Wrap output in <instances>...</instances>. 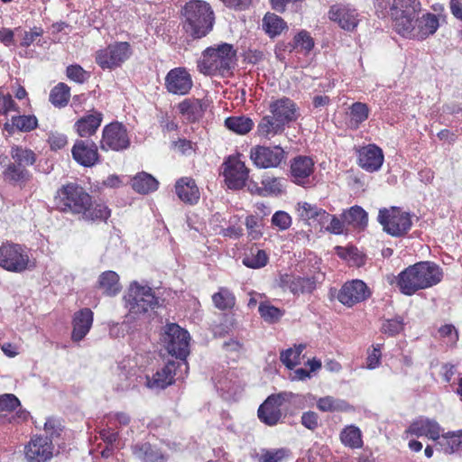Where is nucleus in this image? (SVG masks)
Listing matches in <instances>:
<instances>
[{
  "label": "nucleus",
  "mask_w": 462,
  "mask_h": 462,
  "mask_svg": "<svg viewBox=\"0 0 462 462\" xmlns=\"http://www.w3.org/2000/svg\"><path fill=\"white\" fill-rule=\"evenodd\" d=\"M186 374L184 369H179L176 361H169L152 376H146V385L151 389H164L174 382L175 376L183 378Z\"/></svg>",
  "instance_id": "18"
},
{
  "label": "nucleus",
  "mask_w": 462,
  "mask_h": 462,
  "mask_svg": "<svg viewBox=\"0 0 462 462\" xmlns=\"http://www.w3.org/2000/svg\"><path fill=\"white\" fill-rule=\"evenodd\" d=\"M346 222H344V219L340 220L336 216L329 214V218L328 219V223L325 225V228L327 231L335 234V235H340L344 232V226Z\"/></svg>",
  "instance_id": "64"
},
{
  "label": "nucleus",
  "mask_w": 462,
  "mask_h": 462,
  "mask_svg": "<svg viewBox=\"0 0 462 462\" xmlns=\"http://www.w3.org/2000/svg\"><path fill=\"white\" fill-rule=\"evenodd\" d=\"M368 106L362 102H355L349 107L348 126L352 129H357L369 116Z\"/></svg>",
  "instance_id": "42"
},
{
  "label": "nucleus",
  "mask_w": 462,
  "mask_h": 462,
  "mask_svg": "<svg viewBox=\"0 0 462 462\" xmlns=\"http://www.w3.org/2000/svg\"><path fill=\"white\" fill-rule=\"evenodd\" d=\"M131 141L125 126L118 122L106 125L99 143L102 151L122 152L130 147Z\"/></svg>",
  "instance_id": "11"
},
{
  "label": "nucleus",
  "mask_w": 462,
  "mask_h": 462,
  "mask_svg": "<svg viewBox=\"0 0 462 462\" xmlns=\"http://www.w3.org/2000/svg\"><path fill=\"white\" fill-rule=\"evenodd\" d=\"M21 405L19 399L13 393L0 395V412L11 411Z\"/></svg>",
  "instance_id": "60"
},
{
  "label": "nucleus",
  "mask_w": 462,
  "mask_h": 462,
  "mask_svg": "<svg viewBox=\"0 0 462 462\" xmlns=\"http://www.w3.org/2000/svg\"><path fill=\"white\" fill-rule=\"evenodd\" d=\"M131 185L134 191L148 194L158 189L159 182L152 175L142 171L132 179Z\"/></svg>",
  "instance_id": "33"
},
{
  "label": "nucleus",
  "mask_w": 462,
  "mask_h": 462,
  "mask_svg": "<svg viewBox=\"0 0 462 462\" xmlns=\"http://www.w3.org/2000/svg\"><path fill=\"white\" fill-rule=\"evenodd\" d=\"M383 162V151L375 144H369L358 151V165L368 172L377 171Z\"/></svg>",
  "instance_id": "26"
},
{
  "label": "nucleus",
  "mask_w": 462,
  "mask_h": 462,
  "mask_svg": "<svg viewBox=\"0 0 462 462\" xmlns=\"http://www.w3.org/2000/svg\"><path fill=\"white\" fill-rule=\"evenodd\" d=\"M328 18L346 31L355 30L360 22V14L357 10L346 4L331 5L328 11Z\"/></svg>",
  "instance_id": "19"
},
{
  "label": "nucleus",
  "mask_w": 462,
  "mask_h": 462,
  "mask_svg": "<svg viewBox=\"0 0 462 462\" xmlns=\"http://www.w3.org/2000/svg\"><path fill=\"white\" fill-rule=\"evenodd\" d=\"M284 126L276 121L273 116H263L257 125V134L263 138L270 139L282 133Z\"/></svg>",
  "instance_id": "38"
},
{
  "label": "nucleus",
  "mask_w": 462,
  "mask_h": 462,
  "mask_svg": "<svg viewBox=\"0 0 462 462\" xmlns=\"http://www.w3.org/2000/svg\"><path fill=\"white\" fill-rule=\"evenodd\" d=\"M245 226L247 229L248 236L252 239H259L262 236V226L260 224L258 217L254 215L247 216L245 218Z\"/></svg>",
  "instance_id": "57"
},
{
  "label": "nucleus",
  "mask_w": 462,
  "mask_h": 462,
  "mask_svg": "<svg viewBox=\"0 0 462 462\" xmlns=\"http://www.w3.org/2000/svg\"><path fill=\"white\" fill-rule=\"evenodd\" d=\"M439 339L450 347L457 345L459 339V334L457 329L452 324H445L441 326L438 330Z\"/></svg>",
  "instance_id": "53"
},
{
  "label": "nucleus",
  "mask_w": 462,
  "mask_h": 462,
  "mask_svg": "<svg viewBox=\"0 0 462 462\" xmlns=\"http://www.w3.org/2000/svg\"><path fill=\"white\" fill-rule=\"evenodd\" d=\"M57 207L63 212L79 215L91 202V196L77 183L60 188L55 197Z\"/></svg>",
  "instance_id": "7"
},
{
  "label": "nucleus",
  "mask_w": 462,
  "mask_h": 462,
  "mask_svg": "<svg viewBox=\"0 0 462 462\" xmlns=\"http://www.w3.org/2000/svg\"><path fill=\"white\" fill-rule=\"evenodd\" d=\"M250 159L259 169L277 168L285 161L286 152L279 145H255L250 150Z\"/></svg>",
  "instance_id": "13"
},
{
  "label": "nucleus",
  "mask_w": 462,
  "mask_h": 462,
  "mask_svg": "<svg viewBox=\"0 0 462 462\" xmlns=\"http://www.w3.org/2000/svg\"><path fill=\"white\" fill-rule=\"evenodd\" d=\"M317 407L323 412L348 411L352 410V406L347 402L332 396L319 398L317 402Z\"/></svg>",
  "instance_id": "39"
},
{
  "label": "nucleus",
  "mask_w": 462,
  "mask_h": 462,
  "mask_svg": "<svg viewBox=\"0 0 462 462\" xmlns=\"http://www.w3.org/2000/svg\"><path fill=\"white\" fill-rule=\"evenodd\" d=\"M103 121L101 112L92 110L91 113L80 117L74 124V129L82 138H88L96 134Z\"/></svg>",
  "instance_id": "29"
},
{
  "label": "nucleus",
  "mask_w": 462,
  "mask_h": 462,
  "mask_svg": "<svg viewBox=\"0 0 462 462\" xmlns=\"http://www.w3.org/2000/svg\"><path fill=\"white\" fill-rule=\"evenodd\" d=\"M280 286L293 295L310 294L317 288V279L313 275L283 274L280 278Z\"/></svg>",
  "instance_id": "17"
},
{
  "label": "nucleus",
  "mask_w": 462,
  "mask_h": 462,
  "mask_svg": "<svg viewBox=\"0 0 462 462\" xmlns=\"http://www.w3.org/2000/svg\"><path fill=\"white\" fill-rule=\"evenodd\" d=\"M294 48L305 51L309 52L314 46V41L310 34L306 31H300L298 34L295 35L293 39Z\"/></svg>",
  "instance_id": "56"
},
{
  "label": "nucleus",
  "mask_w": 462,
  "mask_h": 462,
  "mask_svg": "<svg viewBox=\"0 0 462 462\" xmlns=\"http://www.w3.org/2000/svg\"><path fill=\"white\" fill-rule=\"evenodd\" d=\"M440 437L442 438H439L435 444L438 450H440L445 454L462 452L461 430L457 431H449L446 434L441 433Z\"/></svg>",
  "instance_id": "31"
},
{
  "label": "nucleus",
  "mask_w": 462,
  "mask_h": 462,
  "mask_svg": "<svg viewBox=\"0 0 462 462\" xmlns=\"http://www.w3.org/2000/svg\"><path fill=\"white\" fill-rule=\"evenodd\" d=\"M291 216L282 210L276 211L272 217V225L281 231L287 230L291 226Z\"/></svg>",
  "instance_id": "58"
},
{
  "label": "nucleus",
  "mask_w": 462,
  "mask_h": 462,
  "mask_svg": "<svg viewBox=\"0 0 462 462\" xmlns=\"http://www.w3.org/2000/svg\"><path fill=\"white\" fill-rule=\"evenodd\" d=\"M184 32L193 40L207 36L214 27L215 14L210 5L202 0H190L182 8Z\"/></svg>",
  "instance_id": "2"
},
{
  "label": "nucleus",
  "mask_w": 462,
  "mask_h": 462,
  "mask_svg": "<svg viewBox=\"0 0 462 462\" xmlns=\"http://www.w3.org/2000/svg\"><path fill=\"white\" fill-rule=\"evenodd\" d=\"M67 77L77 82L84 83L89 78V74L79 65H69L66 69Z\"/></svg>",
  "instance_id": "59"
},
{
  "label": "nucleus",
  "mask_w": 462,
  "mask_h": 462,
  "mask_svg": "<svg viewBox=\"0 0 462 462\" xmlns=\"http://www.w3.org/2000/svg\"><path fill=\"white\" fill-rule=\"evenodd\" d=\"M269 109L276 121L283 126L297 119V106L289 97H282L271 102Z\"/></svg>",
  "instance_id": "25"
},
{
  "label": "nucleus",
  "mask_w": 462,
  "mask_h": 462,
  "mask_svg": "<svg viewBox=\"0 0 462 462\" xmlns=\"http://www.w3.org/2000/svg\"><path fill=\"white\" fill-rule=\"evenodd\" d=\"M261 317L269 323L278 321L283 315V311L269 303H261L258 308Z\"/></svg>",
  "instance_id": "55"
},
{
  "label": "nucleus",
  "mask_w": 462,
  "mask_h": 462,
  "mask_svg": "<svg viewBox=\"0 0 462 462\" xmlns=\"http://www.w3.org/2000/svg\"><path fill=\"white\" fill-rule=\"evenodd\" d=\"M439 26V18L437 15L427 13L423 14L421 17L411 18V30L408 33H400L403 37L408 38H415L418 40H424L430 35H432L436 32Z\"/></svg>",
  "instance_id": "23"
},
{
  "label": "nucleus",
  "mask_w": 462,
  "mask_h": 462,
  "mask_svg": "<svg viewBox=\"0 0 462 462\" xmlns=\"http://www.w3.org/2000/svg\"><path fill=\"white\" fill-rule=\"evenodd\" d=\"M225 126L236 134H245L253 129L254 122L245 116H229L225 120Z\"/></svg>",
  "instance_id": "44"
},
{
  "label": "nucleus",
  "mask_w": 462,
  "mask_h": 462,
  "mask_svg": "<svg viewBox=\"0 0 462 462\" xmlns=\"http://www.w3.org/2000/svg\"><path fill=\"white\" fill-rule=\"evenodd\" d=\"M344 222L354 227H365L367 225V213L359 206L351 207L341 215Z\"/></svg>",
  "instance_id": "43"
},
{
  "label": "nucleus",
  "mask_w": 462,
  "mask_h": 462,
  "mask_svg": "<svg viewBox=\"0 0 462 462\" xmlns=\"http://www.w3.org/2000/svg\"><path fill=\"white\" fill-rule=\"evenodd\" d=\"M236 51L229 43L208 47L198 62L199 71L205 75L230 73L236 61Z\"/></svg>",
  "instance_id": "3"
},
{
  "label": "nucleus",
  "mask_w": 462,
  "mask_h": 462,
  "mask_svg": "<svg viewBox=\"0 0 462 462\" xmlns=\"http://www.w3.org/2000/svg\"><path fill=\"white\" fill-rule=\"evenodd\" d=\"M378 221L383 231L395 237L406 235L412 226L411 215L395 207L380 209Z\"/></svg>",
  "instance_id": "8"
},
{
  "label": "nucleus",
  "mask_w": 462,
  "mask_h": 462,
  "mask_svg": "<svg viewBox=\"0 0 462 462\" xmlns=\"http://www.w3.org/2000/svg\"><path fill=\"white\" fill-rule=\"evenodd\" d=\"M99 287L108 296H115L121 291L119 276L114 271L102 273L98 279Z\"/></svg>",
  "instance_id": "40"
},
{
  "label": "nucleus",
  "mask_w": 462,
  "mask_h": 462,
  "mask_svg": "<svg viewBox=\"0 0 462 462\" xmlns=\"http://www.w3.org/2000/svg\"><path fill=\"white\" fill-rule=\"evenodd\" d=\"M31 264L29 251L18 244H3L0 246V267L13 273H22Z\"/></svg>",
  "instance_id": "9"
},
{
  "label": "nucleus",
  "mask_w": 462,
  "mask_h": 462,
  "mask_svg": "<svg viewBox=\"0 0 462 462\" xmlns=\"http://www.w3.org/2000/svg\"><path fill=\"white\" fill-rule=\"evenodd\" d=\"M134 454L143 462H165V457L149 443L136 444Z\"/></svg>",
  "instance_id": "36"
},
{
  "label": "nucleus",
  "mask_w": 462,
  "mask_h": 462,
  "mask_svg": "<svg viewBox=\"0 0 462 462\" xmlns=\"http://www.w3.org/2000/svg\"><path fill=\"white\" fill-rule=\"evenodd\" d=\"M125 300L129 311L128 317L134 319L159 306V298L155 296L152 289L137 282L130 284Z\"/></svg>",
  "instance_id": "6"
},
{
  "label": "nucleus",
  "mask_w": 462,
  "mask_h": 462,
  "mask_svg": "<svg viewBox=\"0 0 462 462\" xmlns=\"http://www.w3.org/2000/svg\"><path fill=\"white\" fill-rule=\"evenodd\" d=\"M12 124H6L5 128L15 127L21 132H30L37 127L38 121L34 116H12Z\"/></svg>",
  "instance_id": "52"
},
{
  "label": "nucleus",
  "mask_w": 462,
  "mask_h": 462,
  "mask_svg": "<svg viewBox=\"0 0 462 462\" xmlns=\"http://www.w3.org/2000/svg\"><path fill=\"white\" fill-rule=\"evenodd\" d=\"M298 397V395L292 393H281L270 395L258 409L259 420L268 426L277 425L282 418L281 407L283 402H291L292 399Z\"/></svg>",
  "instance_id": "12"
},
{
  "label": "nucleus",
  "mask_w": 462,
  "mask_h": 462,
  "mask_svg": "<svg viewBox=\"0 0 462 462\" xmlns=\"http://www.w3.org/2000/svg\"><path fill=\"white\" fill-rule=\"evenodd\" d=\"M375 7L382 15L390 14L398 33L411 32V19L415 18L420 8L417 0H375Z\"/></svg>",
  "instance_id": "4"
},
{
  "label": "nucleus",
  "mask_w": 462,
  "mask_h": 462,
  "mask_svg": "<svg viewBox=\"0 0 462 462\" xmlns=\"http://www.w3.org/2000/svg\"><path fill=\"white\" fill-rule=\"evenodd\" d=\"M299 207L300 217L302 218L316 221L322 226H325V225L328 223L329 213H328L323 208H320L316 205H312L308 202L300 203Z\"/></svg>",
  "instance_id": "34"
},
{
  "label": "nucleus",
  "mask_w": 462,
  "mask_h": 462,
  "mask_svg": "<svg viewBox=\"0 0 462 462\" xmlns=\"http://www.w3.org/2000/svg\"><path fill=\"white\" fill-rule=\"evenodd\" d=\"M70 97V88L65 83L57 84L50 93L49 100L55 107H64Z\"/></svg>",
  "instance_id": "49"
},
{
  "label": "nucleus",
  "mask_w": 462,
  "mask_h": 462,
  "mask_svg": "<svg viewBox=\"0 0 462 462\" xmlns=\"http://www.w3.org/2000/svg\"><path fill=\"white\" fill-rule=\"evenodd\" d=\"M93 316L92 310L88 308L81 309L74 314L71 333L73 341L79 342L87 336L93 324Z\"/></svg>",
  "instance_id": "27"
},
{
  "label": "nucleus",
  "mask_w": 462,
  "mask_h": 462,
  "mask_svg": "<svg viewBox=\"0 0 462 462\" xmlns=\"http://www.w3.org/2000/svg\"><path fill=\"white\" fill-rule=\"evenodd\" d=\"M10 154L15 163L25 168L33 165L36 162L35 152L26 147L14 145L11 148Z\"/></svg>",
  "instance_id": "48"
},
{
  "label": "nucleus",
  "mask_w": 462,
  "mask_h": 462,
  "mask_svg": "<svg viewBox=\"0 0 462 462\" xmlns=\"http://www.w3.org/2000/svg\"><path fill=\"white\" fill-rule=\"evenodd\" d=\"M133 53L131 45L126 42L109 44L96 53V62L103 69H114L120 67Z\"/></svg>",
  "instance_id": "10"
},
{
  "label": "nucleus",
  "mask_w": 462,
  "mask_h": 462,
  "mask_svg": "<svg viewBox=\"0 0 462 462\" xmlns=\"http://www.w3.org/2000/svg\"><path fill=\"white\" fill-rule=\"evenodd\" d=\"M283 182L284 179L282 178H278L267 174L263 175L261 180L262 186L255 184L256 193L261 196H278L283 192Z\"/></svg>",
  "instance_id": "32"
},
{
  "label": "nucleus",
  "mask_w": 462,
  "mask_h": 462,
  "mask_svg": "<svg viewBox=\"0 0 462 462\" xmlns=\"http://www.w3.org/2000/svg\"><path fill=\"white\" fill-rule=\"evenodd\" d=\"M214 306L220 310H228L236 305L234 293L226 287H220L218 291L212 295Z\"/></svg>",
  "instance_id": "45"
},
{
  "label": "nucleus",
  "mask_w": 462,
  "mask_h": 462,
  "mask_svg": "<svg viewBox=\"0 0 462 462\" xmlns=\"http://www.w3.org/2000/svg\"><path fill=\"white\" fill-rule=\"evenodd\" d=\"M443 277L439 265L433 262H419L410 265L393 278L400 291L408 296L420 290L430 288L438 284Z\"/></svg>",
  "instance_id": "1"
},
{
  "label": "nucleus",
  "mask_w": 462,
  "mask_h": 462,
  "mask_svg": "<svg viewBox=\"0 0 462 462\" xmlns=\"http://www.w3.org/2000/svg\"><path fill=\"white\" fill-rule=\"evenodd\" d=\"M372 295V292L365 282L355 279L346 282L337 292V299L347 308L361 303Z\"/></svg>",
  "instance_id": "14"
},
{
  "label": "nucleus",
  "mask_w": 462,
  "mask_h": 462,
  "mask_svg": "<svg viewBox=\"0 0 462 462\" xmlns=\"http://www.w3.org/2000/svg\"><path fill=\"white\" fill-rule=\"evenodd\" d=\"M110 214V209L105 204L93 202L91 200L90 204L87 206V208L80 212L79 215L82 216L84 220L96 222L106 221Z\"/></svg>",
  "instance_id": "37"
},
{
  "label": "nucleus",
  "mask_w": 462,
  "mask_h": 462,
  "mask_svg": "<svg viewBox=\"0 0 462 462\" xmlns=\"http://www.w3.org/2000/svg\"><path fill=\"white\" fill-rule=\"evenodd\" d=\"M71 154L75 162L83 167H93L101 161L97 145L90 140H76Z\"/></svg>",
  "instance_id": "20"
},
{
  "label": "nucleus",
  "mask_w": 462,
  "mask_h": 462,
  "mask_svg": "<svg viewBox=\"0 0 462 462\" xmlns=\"http://www.w3.org/2000/svg\"><path fill=\"white\" fill-rule=\"evenodd\" d=\"M223 174L226 186L232 189H240L245 186L249 170L245 162L236 157H229L223 164Z\"/></svg>",
  "instance_id": "16"
},
{
  "label": "nucleus",
  "mask_w": 462,
  "mask_h": 462,
  "mask_svg": "<svg viewBox=\"0 0 462 462\" xmlns=\"http://www.w3.org/2000/svg\"><path fill=\"white\" fill-rule=\"evenodd\" d=\"M269 257L264 250L252 248L242 259L245 266L251 269H260L268 263Z\"/></svg>",
  "instance_id": "47"
},
{
  "label": "nucleus",
  "mask_w": 462,
  "mask_h": 462,
  "mask_svg": "<svg viewBox=\"0 0 462 462\" xmlns=\"http://www.w3.org/2000/svg\"><path fill=\"white\" fill-rule=\"evenodd\" d=\"M443 431L439 422L435 420L420 416L414 420L405 430L404 436L427 437L430 439L437 441Z\"/></svg>",
  "instance_id": "22"
},
{
  "label": "nucleus",
  "mask_w": 462,
  "mask_h": 462,
  "mask_svg": "<svg viewBox=\"0 0 462 462\" xmlns=\"http://www.w3.org/2000/svg\"><path fill=\"white\" fill-rule=\"evenodd\" d=\"M5 179L10 182L23 184L30 180L32 174L23 166L15 163H10L5 169Z\"/></svg>",
  "instance_id": "46"
},
{
  "label": "nucleus",
  "mask_w": 462,
  "mask_h": 462,
  "mask_svg": "<svg viewBox=\"0 0 462 462\" xmlns=\"http://www.w3.org/2000/svg\"><path fill=\"white\" fill-rule=\"evenodd\" d=\"M103 419L111 425L118 423L121 427L127 426L131 421L130 416L123 411L109 412Z\"/></svg>",
  "instance_id": "61"
},
{
  "label": "nucleus",
  "mask_w": 462,
  "mask_h": 462,
  "mask_svg": "<svg viewBox=\"0 0 462 462\" xmlns=\"http://www.w3.org/2000/svg\"><path fill=\"white\" fill-rule=\"evenodd\" d=\"M175 192L178 198L189 205L198 203L200 193L195 180L190 177H181L175 183Z\"/></svg>",
  "instance_id": "28"
},
{
  "label": "nucleus",
  "mask_w": 462,
  "mask_h": 462,
  "mask_svg": "<svg viewBox=\"0 0 462 462\" xmlns=\"http://www.w3.org/2000/svg\"><path fill=\"white\" fill-rule=\"evenodd\" d=\"M135 365L136 364L130 358L124 359L119 363L118 368L120 372L118 374V377L121 382L116 386L117 391H125L130 388L132 379L136 374Z\"/></svg>",
  "instance_id": "35"
},
{
  "label": "nucleus",
  "mask_w": 462,
  "mask_h": 462,
  "mask_svg": "<svg viewBox=\"0 0 462 462\" xmlns=\"http://www.w3.org/2000/svg\"><path fill=\"white\" fill-rule=\"evenodd\" d=\"M206 108L207 102L197 98L184 99L178 106L180 113L190 122H195L202 117Z\"/></svg>",
  "instance_id": "30"
},
{
  "label": "nucleus",
  "mask_w": 462,
  "mask_h": 462,
  "mask_svg": "<svg viewBox=\"0 0 462 462\" xmlns=\"http://www.w3.org/2000/svg\"><path fill=\"white\" fill-rule=\"evenodd\" d=\"M314 161L305 155H298L291 161V181L299 186L310 187L314 184Z\"/></svg>",
  "instance_id": "15"
},
{
  "label": "nucleus",
  "mask_w": 462,
  "mask_h": 462,
  "mask_svg": "<svg viewBox=\"0 0 462 462\" xmlns=\"http://www.w3.org/2000/svg\"><path fill=\"white\" fill-rule=\"evenodd\" d=\"M383 344H376L373 346V350L368 353L366 358V366L368 369H374L381 364Z\"/></svg>",
  "instance_id": "62"
},
{
  "label": "nucleus",
  "mask_w": 462,
  "mask_h": 462,
  "mask_svg": "<svg viewBox=\"0 0 462 462\" xmlns=\"http://www.w3.org/2000/svg\"><path fill=\"white\" fill-rule=\"evenodd\" d=\"M189 334L176 323H169L163 328L162 342L167 352L179 361V369L188 373L189 365L186 360L189 354Z\"/></svg>",
  "instance_id": "5"
},
{
  "label": "nucleus",
  "mask_w": 462,
  "mask_h": 462,
  "mask_svg": "<svg viewBox=\"0 0 462 462\" xmlns=\"http://www.w3.org/2000/svg\"><path fill=\"white\" fill-rule=\"evenodd\" d=\"M98 434L100 439L109 446H113L119 439V431L115 430L113 425L105 421L104 419L100 421Z\"/></svg>",
  "instance_id": "54"
},
{
  "label": "nucleus",
  "mask_w": 462,
  "mask_h": 462,
  "mask_svg": "<svg viewBox=\"0 0 462 462\" xmlns=\"http://www.w3.org/2000/svg\"><path fill=\"white\" fill-rule=\"evenodd\" d=\"M403 329L404 319L401 316L383 319L380 327V331L388 337H395Z\"/></svg>",
  "instance_id": "51"
},
{
  "label": "nucleus",
  "mask_w": 462,
  "mask_h": 462,
  "mask_svg": "<svg viewBox=\"0 0 462 462\" xmlns=\"http://www.w3.org/2000/svg\"><path fill=\"white\" fill-rule=\"evenodd\" d=\"M340 440L342 444L350 448H360L363 447L362 432L355 425L345 427L340 432Z\"/></svg>",
  "instance_id": "41"
},
{
  "label": "nucleus",
  "mask_w": 462,
  "mask_h": 462,
  "mask_svg": "<svg viewBox=\"0 0 462 462\" xmlns=\"http://www.w3.org/2000/svg\"><path fill=\"white\" fill-rule=\"evenodd\" d=\"M53 453L52 441L48 437L34 436L25 446V457L28 462H46Z\"/></svg>",
  "instance_id": "24"
},
{
  "label": "nucleus",
  "mask_w": 462,
  "mask_h": 462,
  "mask_svg": "<svg viewBox=\"0 0 462 462\" xmlns=\"http://www.w3.org/2000/svg\"><path fill=\"white\" fill-rule=\"evenodd\" d=\"M165 88L173 95H187L193 86L189 71L183 67L171 69L165 77Z\"/></svg>",
  "instance_id": "21"
},
{
  "label": "nucleus",
  "mask_w": 462,
  "mask_h": 462,
  "mask_svg": "<svg viewBox=\"0 0 462 462\" xmlns=\"http://www.w3.org/2000/svg\"><path fill=\"white\" fill-rule=\"evenodd\" d=\"M263 26L270 37H275L282 33L287 27L282 18L275 14L268 13L263 19Z\"/></svg>",
  "instance_id": "50"
},
{
  "label": "nucleus",
  "mask_w": 462,
  "mask_h": 462,
  "mask_svg": "<svg viewBox=\"0 0 462 462\" xmlns=\"http://www.w3.org/2000/svg\"><path fill=\"white\" fill-rule=\"evenodd\" d=\"M172 146L182 155H190L196 150L197 144L185 138H179L172 143Z\"/></svg>",
  "instance_id": "63"
}]
</instances>
